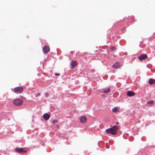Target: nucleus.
Segmentation results:
<instances>
[{"mask_svg":"<svg viewBox=\"0 0 155 155\" xmlns=\"http://www.w3.org/2000/svg\"><path fill=\"white\" fill-rule=\"evenodd\" d=\"M23 101L19 99H16L13 101V103L14 105L17 106H20L22 104Z\"/></svg>","mask_w":155,"mask_h":155,"instance_id":"nucleus-1","label":"nucleus"},{"mask_svg":"<svg viewBox=\"0 0 155 155\" xmlns=\"http://www.w3.org/2000/svg\"><path fill=\"white\" fill-rule=\"evenodd\" d=\"M23 88L22 87H18L14 88V91L16 94L20 93L23 91Z\"/></svg>","mask_w":155,"mask_h":155,"instance_id":"nucleus-2","label":"nucleus"},{"mask_svg":"<svg viewBox=\"0 0 155 155\" xmlns=\"http://www.w3.org/2000/svg\"><path fill=\"white\" fill-rule=\"evenodd\" d=\"M106 132L107 133H109L113 135H116L117 133V131L113 129V128H112L106 129Z\"/></svg>","mask_w":155,"mask_h":155,"instance_id":"nucleus-3","label":"nucleus"},{"mask_svg":"<svg viewBox=\"0 0 155 155\" xmlns=\"http://www.w3.org/2000/svg\"><path fill=\"white\" fill-rule=\"evenodd\" d=\"M16 150L17 152L21 154H23L27 152V150H24L22 148H16Z\"/></svg>","mask_w":155,"mask_h":155,"instance_id":"nucleus-4","label":"nucleus"},{"mask_svg":"<svg viewBox=\"0 0 155 155\" xmlns=\"http://www.w3.org/2000/svg\"><path fill=\"white\" fill-rule=\"evenodd\" d=\"M77 62L75 61H73L71 62L70 64L71 69H73L78 65Z\"/></svg>","mask_w":155,"mask_h":155,"instance_id":"nucleus-5","label":"nucleus"},{"mask_svg":"<svg viewBox=\"0 0 155 155\" xmlns=\"http://www.w3.org/2000/svg\"><path fill=\"white\" fill-rule=\"evenodd\" d=\"M50 49L49 47L47 45L45 46L43 48V51L44 53H46L49 51Z\"/></svg>","mask_w":155,"mask_h":155,"instance_id":"nucleus-6","label":"nucleus"},{"mask_svg":"<svg viewBox=\"0 0 155 155\" xmlns=\"http://www.w3.org/2000/svg\"><path fill=\"white\" fill-rule=\"evenodd\" d=\"M80 121L81 123H84L87 121L86 117L84 116H82L80 117Z\"/></svg>","mask_w":155,"mask_h":155,"instance_id":"nucleus-7","label":"nucleus"},{"mask_svg":"<svg viewBox=\"0 0 155 155\" xmlns=\"http://www.w3.org/2000/svg\"><path fill=\"white\" fill-rule=\"evenodd\" d=\"M147 58V55L145 54L140 55L138 57L140 61L145 59Z\"/></svg>","mask_w":155,"mask_h":155,"instance_id":"nucleus-8","label":"nucleus"},{"mask_svg":"<svg viewBox=\"0 0 155 155\" xmlns=\"http://www.w3.org/2000/svg\"><path fill=\"white\" fill-rule=\"evenodd\" d=\"M122 65V64H120L119 62H117L113 65V67L116 68H118Z\"/></svg>","mask_w":155,"mask_h":155,"instance_id":"nucleus-9","label":"nucleus"},{"mask_svg":"<svg viewBox=\"0 0 155 155\" xmlns=\"http://www.w3.org/2000/svg\"><path fill=\"white\" fill-rule=\"evenodd\" d=\"M135 94V92L131 91H128L127 93V96L128 97L133 96Z\"/></svg>","mask_w":155,"mask_h":155,"instance_id":"nucleus-10","label":"nucleus"},{"mask_svg":"<svg viewBox=\"0 0 155 155\" xmlns=\"http://www.w3.org/2000/svg\"><path fill=\"white\" fill-rule=\"evenodd\" d=\"M43 118L46 120H47L50 117V115L48 114H45L43 116Z\"/></svg>","mask_w":155,"mask_h":155,"instance_id":"nucleus-11","label":"nucleus"},{"mask_svg":"<svg viewBox=\"0 0 155 155\" xmlns=\"http://www.w3.org/2000/svg\"><path fill=\"white\" fill-rule=\"evenodd\" d=\"M119 108L118 107H114L112 109V111L114 113L119 112Z\"/></svg>","mask_w":155,"mask_h":155,"instance_id":"nucleus-12","label":"nucleus"},{"mask_svg":"<svg viewBox=\"0 0 155 155\" xmlns=\"http://www.w3.org/2000/svg\"><path fill=\"white\" fill-rule=\"evenodd\" d=\"M110 87H108L104 89L103 91L104 93H107L110 92Z\"/></svg>","mask_w":155,"mask_h":155,"instance_id":"nucleus-13","label":"nucleus"},{"mask_svg":"<svg viewBox=\"0 0 155 155\" xmlns=\"http://www.w3.org/2000/svg\"><path fill=\"white\" fill-rule=\"evenodd\" d=\"M149 83L150 84H155V80L151 78L150 79L149 82Z\"/></svg>","mask_w":155,"mask_h":155,"instance_id":"nucleus-14","label":"nucleus"},{"mask_svg":"<svg viewBox=\"0 0 155 155\" xmlns=\"http://www.w3.org/2000/svg\"><path fill=\"white\" fill-rule=\"evenodd\" d=\"M112 128H113V129L115 130L116 131L118 129V127L116 125L114 126Z\"/></svg>","mask_w":155,"mask_h":155,"instance_id":"nucleus-15","label":"nucleus"},{"mask_svg":"<svg viewBox=\"0 0 155 155\" xmlns=\"http://www.w3.org/2000/svg\"><path fill=\"white\" fill-rule=\"evenodd\" d=\"M110 49L112 51H114L116 49V48L113 46H110Z\"/></svg>","mask_w":155,"mask_h":155,"instance_id":"nucleus-16","label":"nucleus"},{"mask_svg":"<svg viewBox=\"0 0 155 155\" xmlns=\"http://www.w3.org/2000/svg\"><path fill=\"white\" fill-rule=\"evenodd\" d=\"M147 103L148 104H150L152 105L153 104V101H148L147 102Z\"/></svg>","mask_w":155,"mask_h":155,"instance_id":"nucleus-17","label":"nucleus"},{"mask_svg":"<svg viewBox=\"0 0 155 155\" xmlns=\"http://www.w3.org/2000/svg\"><path fill=\"white\" fill-rule=\"evenodd\" d=\"M58 121L57 120H54L53 121V123L55 124L58 122Z\"/></svg>","mask_w":155,"mask_h":155,"instance_id":"nucleus-18","label":"nucleus"},{"mask_svg":"<svg viewBox=\"0 0 155 155\" xmlns=\"http://www.w3.org/2000/svg\"><path fill=\"white\" fill-rule=\"evenodd\" d=\"M45 95L46 97H48L49 96V94L48 93H46L45 94Z\"/></svg>","mask_w":155,"mask_h":155,"instance_id":"nucleus-19","label":"nucleus"},{"mask_svg":"<svg viewBox=\"0 0 155 155\" xmlns=\"http://www.w3.org/2000/svg\"><path fill=\"white\" fill-rule=\"evenodd\" d=\"M40 95V94L39 93H38V94H36V96H38V97Z\"/></svg>","mask_w":155,"mask_h":155,"instance_id":"nucleus-20","label":"nucleus"},{"mask_svg":"<svg viewBox=\"0 0 155 155\" xmlns=\"http://www.w3.org/2000/svg\"><path fill=\"white\" fill-rule=\"evenodd\" d=\"M55 75L56 76H59L60 75V74L58 73H56L55 74Z\"/></svg>","mask_w":155,"mask_h":155,"instance_id":"nucleus-21","label":"nucleus"},{"mask_svg":"<svg viewBox=\"0 0 155 155\" xmlns=\"http://www.w3.org/2000/svg\"><path fill=\"white\" fill-rule=\"evenodd\" d=\"M56 126L58 128H59V125H58L57 124V125H56Z\"/></svg>","mask_w":155,"mask_h":155,"instance_id":"nucleus-22","label":"nucleus"},{"mask_svg":"<svg viewBox=\"0 0 155 155\" xmlns=\"http://www.w3.org/2000/svg\"><path fill=\"white\" fill-rule=\"evenodd\" d=\"M116 124H119V123H118V122H116Z\"/></svg>","mask_w":155,"mask_h":155,"instance_id":"nucleus-23","label":"nucleus"}]
</instances>
